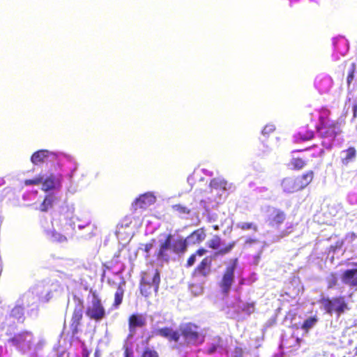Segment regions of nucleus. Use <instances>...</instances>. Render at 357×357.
<instances>
[{"mask_svg":"<svg viewBox=\"0 0 357 357\" xmlns=\"http://www.w3.org/2000/svg\"><path fill=\"white\" fill-rule=\"evenodd\" d=\"M291 163L295 169H298L305 166V162L301 158H294Z\"/></svg>","mask_w":357,"mask_h":357,"instance_id":"nucleus-32","label":"nucleus"},{"mask_svg":"<svg viewBox=\"0 0 357 357\" xmlns=\"http://www.w3.org/2000/svg\"><path fill=\"white\" fill-rule=\"evenodd\" d=\"M124 289L121 284H119L117 289L114 294V301L112 304V306L114 308L119 307V306L122 303Z\"/></svg>","mask_w":357,"mask_h":357,"instance_id":"nucleus-25","label":"nucleus"},{"mask_svg":"<svg viewBox=\"0 0 357 357\" xmlns=\"http://www.w3.org/2000/svg\"><path fill=\"white\" fill-rule=\"evenodd\" d=\"M311 138H312V132H309L303 135H301V132L298 133V139L303 141L309 140Z\"/></svg>","mask_w":357,"mask_h":357,"instance_id":"nucleus-36","label":"nucleus"},{"mask_svg":"<svg viewBox=\"0 0 357 357\" xmlns=\"http://www.w3.org/2000/svg\"><path fill=\"white\" fill-rule=\"evenodd\" d=\"M312 326V317L307 318L302 325V328L308 332L310 328Z\"/></svg>","mask_w":357,"mask_h":357,"instance_id":"nucleus-34","label":"nucleus"},{"mask_svg":"<svg viewBox=\"0 0 357 357\" xmlns=\"http://www.w3.org/2000/svg\"><path fill=\"white\" fill-rule=\"evenodd\" d=\"M155 241V240L154 238H153L151 240V242L147 243L144 245V249H143L144 252H146L147 255L149 254L151 250L153 248V243H154Z\"/></svg>","mask_w":357,"mask_h":357,"instance_id":"nucleus-35","label":"nucleus"},{"mask_svg":"<svg viewBox=\"0 0 357 357\" xmlns=\"http://www.w3.org/2000/svg\"><path fill=\"white\" fill-rule=\"evenodd\" d=\"M87 225H88L87 223H86V224H85V225H78V228H79V229H83V228H84Z\"/></svg>","mask_w":357,"mask_h":357,"instance_id":"nucleus-44","label":"nucleus"},{"mask_svg":"<svg viewBox=\"0 0 357 357\" xmlns=\"http://www.w3.org/2000/svg\"><path fill=\"white\" fill-rule=\"evenodd\" d=\"M90 351L87 349L84 343L82 344V357H89Z\"/></svg>","mask_w":357,"mask_h":357,"instance_id":"nucleus-37","label":"nucleus"},{"mask_svg":"<svg viewBox=\"0 0 357 357\" xmlns=\"http://www.w3.org/2000/svg\"><path fill=\"white\" fill-rule=\"evenodd\" d=\"M207 252V250L204 248H200L192 253L187 259L185 266L190 268L194 265L196 261L197 257H202Z\"/></svg>","mask_w":357,"mask_h":357,"instance_id":"nucleus-21","label":"nucleus"},{"mask_svg":"<svg viewBox=\"0 0 357 357\" xmlns=\"http://www.w3.org/2000/svg\"><path fill=\"white\" fill-rule=\"evenodd\" d=\"M238 227L242 230L252 229L255 231L258 230L257 226L252 222H243L241 225H238Z\"/></svg>","mask_w":357,"mask_h":357,"instance_id":"nucleus-29","label":"nucleus"},{"mask_svg":"<svg viewBox=\"0 0 357 357\" xmlns=\"http://www.w3.org/2000/svg\"><path fill=\"white\" fill-rule=\"evenodd\" d=\"M330 115L331 112L328 109H321L316 129L321 137L335 139L341 132L340 124L338 121L331 119Z\"/></svg>","mask_w":357,"mask_h":357,"instance_id":"nucleus-3","label":"nucleus"},{"mask_svg":"<svg viewBox=\"0 0 357 357\" xmlns=\"http://www.w3.org/2000/svg\"><path fill=\"white\" fill-rule=\"evenodd\" d=\"M52 236L56 242L64 243L68 241V238L66 236L56 231L52 232Z\"/></svg>","mask_w":357,"mask_h":357,"instance_id":"nucleus-30","label":"nucleus"},{"mask_svg":"<svg viewBox=\"0 0 357 357\" xmlns=\"http://www.w3.org/2000/svg\"><path fill=\"white\" fill-rule=\"evenodd\" d=\"M312 181V172L298 177H287L281 183L282 190L286 193H293L303 189Z\"/></svg>","mask_w":357,"mask_h":357,"instance_id":"nucleus-5","label":"nucleus"},{"mask_svg":"<svg viewBox=\"0 0 357 357\" xmlns=\"http://www.w3.org/2000/svg\"><path fill=\"white\" fill-rule=\"evenodd\" d=\"M56 197L52 195H47L45 197V199L40 206V211L42 212H46L53 206L54 202Z\"/></svg>","mask_w":357,"mask_h":357,"instance_id":"nucleus-23","label":"nucleus"},{"mask_svg":"<svg viewBox=\"0 0 357 357\" xmlns=\"http://www.w3.org/2000/svg\"><path fill=\"white\" fill-rule=\"evenodd\" d=\"M132 351L129 348L126 347L123 353V357H132Z\"/></svg>","mask_w":357,"mask_h":357,"instance_id":"nucleus-39","label":"nucleus"},{"mask_svg":"<svg viewBox=\"0 0 357 357\" xmlns=\"http://www.w3.org/2000/svg\"><path fill=\"white\" fill-rule=\"evenodd\" d=\"M155 200V197L150 192L141 195L132 203V211L135 212L138 209H146L149 206L153 204Z\"/></svg>","mask_w":357,"mask_h":357,"instance_id":"nucleus-13","label":"nucleus"},{"mask_svg":"<svg viewBox=\"0 0 357 357\" xmlns=\"http://www.w3.org/2000/svg\"><path fill=\"white\" fill-rule=\"evenodd\" d=\"M353 112H354L353 117H354V119H355L357 116V103L355 104L353 107Z\"/></svg>","mask_w":357,"mask_h":357,"instance_id":"nucleus-41","label":"nucleus"},{"mask_svg":"<svg viewBox=\"0 0 357 357\" xmlns=\"http://www.w3.org/2000/svg\"><path fill=\"white\" fill-rule=\"evenodd\" d=\"M33 339V335L31 331H23L10 337L8 342L18 350L25 351L31 349Z\"/></svg>","mask_w":357,"mask_h":357,"instance_id":"nucleus-6","label":"nucleus"},{"mask_svg":"<svg viewBox=\"0 0 357 357\" xmlns=\"http://www.w3.org/2000/svg\"><path fill=\"white\" fill-rule=\"evenodd\" d=\"M24 308L22 305H15L10 311V317L22 321L24 319Z\"/></svg>","mask_w":357,"mask_h":357,"instance_id":"nucleus-24","label":"nucleus"},{"mask_svg":"<svg viewBox=\"0 0 357 357\" xmlns=\"http://www.w3.org/2000/svg\"><path fill=\"white\" fill-rule=\"evenodd\" d=\"M68 237L69 238H73V233H72L70 234H68Z\"/></svg>","mask_w":357,"mask_h":357,"instance_id":"nucleus-45","label":"nucleus"},{"mask_svg":"<svg viewBox=\"0 0 357 357\" xmlns=\"http://www.w3.org/2000/svg\"><path fill=\"white\" fill-rule=\"evenodd\" d=\"M187 249L188 242L186 238L179 237L173 240V236L168 234L165 235L163 240H160L155 255L158 260L168 263L170 261L172 253L181 255L187 251Z\"/></svg>","mask_w":357,"mask_h":357,"instance_id":"nucleus-2","label":"nucleus"},{"mask_svg":"<svg viewBox=\"0 0 357 357\" xmlns=\"http://www.w3.org/2000/svg\"><path fill=\"white\" fill-rule=\"evenodd\" d=\"M54 156H56L55 153L48 150L41 149L32 154L31 161L34 165H40L44 163L50 157L53 158Z\"/></svg>","mask_w":357,"mask_h":357,"instance_id":"nucleus-16","label":"nucleus"},{"mask_svg":"<svg viewBox=\"0 0 357 357\" xmlns=\"http://www.w3.org/2000/svg\"><path fill=\"white\" fill-rule=\"evenodd\" d=\"M313 321H314V323L316 321V319L314 317Z\"/></svg>","mask_w":357,"mask_h":357,"instance_id":"nucleus-46","label":"nucleus"},{"mask_svg":"<svg viewBox=\"0 0 357 357\" xmlns=\"http://www.w3.org/2000/svg\"><path fill=\"white\" fill-rule=\"evenodd\" d=\"M215 220V218L213 215H208L207 221L208 222H214Z\"/></svg>","mask_w":357,"mask_h":357,"instance_id":"nucleus-42","label":"nucleus"},{"mask_svg":"<svg viewBox=\"0 0 357 357\" xmlns=\"http://www.w3.org/2000/svg\"><path fill=\"white\" fill-rule=\"evenodd\" d=\"M242 311L247 314H251L255 312V303H247L243 305Z\"/></svg>","mask_w":357,"mask_h":357,"instance_id":"nucleus-31","label":"nucleus"},{"mask_svg":"<svg viewBox=\"0 0 357 357\" xmlns=\"http://www.w3.org/2000/svg\"><path fill=\"white\" fill-rule=\"evenodd\" d=\"M352 265L355 268L345 270L341 275V280L344 284L357 289V263H352Z\"/></svg>","mask_w":357,"mask_h":357,"instance_id":"nucleus-15","label":"nucleus"},{"mask_svg":"<svg viewBox=\"0 0 357 357\" xmlns=\"http://www.w3.org/2000/svg\"><path fill=\"white\" fill-rule=\"evenodd\" d=\"M218 349V345L216 344H212L208 349V351L207 353L208 354H213V353H215L216 351Z\"/></svg>","mask_w":357,"mask_h":357,"instance_id":"nucleus-38","label":"nucleus"},{"mask_svg":"<svg viewBox=\"0 0 357 357\" xmlns=\"http://www.w3.org/2000/svg\"><path fill=\"white\" fill-rule=\"evenodd\" d=\"M321 303L324 310L331 314L335 312L340 316L349 309L344 297L341 296L333 298H324L321 299Z\"/></svg>","mask_w":357,"mask_h":357,"instance_id":"nucleus-8","label":"nucleus"},{"mask_svg":"<svg viewBox=\"0 0 357 357\" xmlns=\"http://www.w3.org/2000/svg\"><path fill=\"white\" fill-rule=\"evenodd\" d=\"M206 237V230L204 227H200L199 229L193 231L188 238H194V243H200L205 240Z\"/></svg>","mask_w":357,"mask_h":357,"instance_id":"nucleus-20","label":"nucleus"},{"mask_svg":"<svg viewBox=\"0 0 357 357\" xmlns=\"http://www.w3.org/2000/svg\"><path fill=\"white\" fill-rule=\"evenodd\" d=\"M83 313L84 303L79 301V303L75 306L70 320L69 328L72 337H75L80 331L83 320Z\"/></svg>","mask_w":357,"mask_h":357,"instance_id":"nucleus-9","label":"nucleus"},{"mask_svg":"<svg viewBox=\"0 0 357 357\" xmlns=\"http://www.w3.org/2000/svg\"><path fill=\"white\" fill-rule=\"evenodd\" d=\"M237 259L233 260V263L227 266L223 273L220 281L218 282V286L223 295L228 296L231 286L235 280V270L237 266Z\"/></svg>","mask_w":357,"mask_h":357,"instance_id":"nucleus-7","label":"nucleus"},{"mask_svg":"<svg viewBox=\"0 0 357 357\" xmlns=\"http://www.w3.org/2000/svg\"><path fill=\"white\" fill-rule=\"evenodd\" d=\"M356 70V65L355 63H352L350 66L347 76V84L348 87L350 86L351 84L352 83L354 78V74Z\"/></svg>","mask_w":357,"mask_h":357,"instance_id":"nucleus-26","label":"nucleus"},{"mask_svg":"<svg viewBox=\"0 0 357 357\" xmlns=\"http://www.w3.org/2000/svg\"><path fill=\"white\" fill-rule=\"evenodd\" d=\"M286 219V214L284 211L274 208L273 215L268 219L269 225L272 227H279Z\"/></svg>","mask_w":357,"mask_h":357,"instance_id":"nucleus-19","label":"nucleus"},{"mask_svg":"<svg viewBox=\"0 0 357 357\" xmlns=\"http://www.w3.org/2000/svg\"><path fill=\"white\" fill-rule=\"evenodd\" d=\"M187 200L189 203L188 206L178 203L172 206V209L179 215H190L195 209L192 206L195 202V198L194 196H188Z\"/></svg>","mask_w":357,"mask_h":357,"instance_id":"nucleus-17","label":"nucleus"},{"mask_svg":"<svg viewBox=\"0 0 357 357\" xmlns=\"http://www.w3.org/2000/svg\"><path fill=\"white\" fill-rule=\"evenodd\" d=\"M343 153L345 154L344 157L342 158V162L344 165H347L356 157V150L354 146H349L348 149L343 151Z\"/></svg>","mask_w":357,"mask_h":357,"instance_id":"nucleus-22","label":"nucleus"},{"mask_svg":"<svg viewBox=\"0 0 357 357\" xmlns=\"http://www.w3.org/2000/svg\"><path fill=\"white\" fill-rule=\"evenodd\" d=\"M257 241H258V240L256 238H248L245 240V244H252V243H257Z\"/></svg>","mask_w":357,"mask_h":357,"instance_id":"nucleus-40","label":"nucleus"},{"mask_svg":"<svg viewBox=\"0 0 357 357\" xmlns=\"http://www.w3.org/2000/svg\"><path fill=\"white\" fill-rule=\"evenodd\" d=\"M156 334L167 339L169 342H178L182 337L185 345H198L204 341L199 326L192 322L181 324L178 331H175L170 327H163L156 331Z\"/></svg>","mask_w":357,"mask_h":357,"instance_id":"nucleus-1","label":"nucleus"},{"mask_svg":"<svg viewBox=\"0 0 357 357\" xmlns=\"http://www.w3.org/2000/svg\"><path fill=\"white\" fill-rule=\"evenodd\" d=\"M43 182V176H38L31 179H26L24 181L25 185H38Z\"/></svg>","mask_w":357,"mask_h":357,"instance_id":"nucleus-28","label":"nucleus"},{"mask_svg":"<svg viewBox=\"0 0 357 357\" xmlns=\"http://www.w3.org/2000/svg\"><path fill=\"white\" fill-rule=\"evenodd\" d=\"M222 245V239L220 236L214 235L208 242L207 246L216 252L214 253L215 256H223L229 253L236 245V241L229 243L225 247L220 248Z\"/></svg>","mask_w":357,"mask_h":357,"instance_id":"nucleus-11","label":"nucleus"},{"mask_svg":"<svg viewBox=\"0 0 357 357\" xmlns=\"http://www.w3.org/2000/svg\"><path fill=\"white\" fill-rule=\"evenodd\" d=\"M128 331L130 336H133L136 333L137 328H144L146 325V317L139 313H134L128 317Z\"/></svg>","mask_w":357,"mask_h":357,"instance_id":"nucleus-14","label":"nucleus"},{"mask_svg":"<svg viewBox=\"0 0 357 357\" xmlns=\"http://www.w3.org/2000/svg\"><path fill=\"white\" fill-rule=\"evenodd\" d=\"M212 257L206 256L195 268L192 273L194 278H206L211 272Z\"/></svg>","mask_w":357,"mask_h":357,"instance_id":"nucleus-12","label":"nucleus"},{"mask_svg":"<svg viewBox=\"0 0 357 357\" xmlns=\"http://www.w3.org/2000/svg\"><path fill=\"white\" fill-rule=\"evenodd\" d=\"M160 283V273L158 269L146 271L141 273L139 282L140 293L144 297H149L153 294H156Z\"/></svg>","mask_w":357,"mask_h":357,"instance_id":"nucleus-4","label":"nucleus"},{"mask_svg":"<svg viewBox=\"0 0 357 357\" xmlns=\"http://www.w3.org/2000/svg\"><path fill=\"white\" fill-rule=\"evenodd\" d=\"M60 179L56 178L54 174H50L45 179L43 178L42 190L47 192L55 189L60 185Z\"/></svg>","mask_w":357,"mask_h":357,"instance_id":"nucleus-18","label":"nucleus"},{"mask_svg":"<svg viewBox=\"0 0 357 357\" xmlns=\"http://www.w3.org/2000/svg\"><path fill=\"white\" fill-rule=\"evenodd\" d=\"M86 314L90 319L96 321H99L105 317V309L97 296L93 295L91 306L87 307Z\"/></svg>","mask_w":357,"mask_h":357,"instance_id":"nucleus-10","label":"nucleus"},{"mask_svg":"<svg viewBox=\"0 0 357 357\" xmlns=\"http://www.w3.org/2000/svg\"><path fill=\"white\" fill-rule=\"evenodd\" d=\"M275 130V128L272 124H268L264 126V129L262 130V134L264 136H268L270 134L273 133Z\"/></svg>","mask_w":357,"mask_h":357,"instance_id":"nucleus-33","label":"nucleus"},{"mask_svg":"<svg viewBox=\"0 0 357 357\" xmlns=\"http://www.w3.org/2000/svg\"><path fill=\"white\" fill-rule=\"evenodd\" d=\"M140 357H160L158 351L154 349L146 347L144 349Z\"/></svg>","mask_w":357,"mask_h":357,"instance_id":"nucleus-27","label":"nucleus"},{"mask_svg":"<svg viewBox=\"0 0 357 357\" xmlns=\"http://www.w3.org/2000/svg\"><path fill=\"white\" fill-rule=\"evenodd\" d=\"M213 229H214V230H215V231H218V230H219V229H220V227H219V226H218V225H213Z\"/></svg>","mask_w":357,"mask_h":357,"instance_id":"nucleus-43","label":"nucleus"}]
</instances>
